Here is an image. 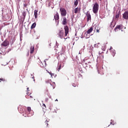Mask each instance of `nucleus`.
<instances>
[{
    "label": "nucleus",
    "mask_w": 128,
    "mask_h": 128,
    "mask_svg": "<svg viewBox=\"0 0 128 128\" xmlns=\"http://www.w3.org/2000/svg\"><path fill=\"white\" fill-rule=\"evenodd\" d=\"M98 10V4L97 2H96L94 5V6L92 8V11L94 14H97Z\"/></svg>",
    "instance_id": "f257e3e1"
},
{
    "label": "nucleus",
    "mask_w": 128,
    "mask_h": 128,
    "mask_svg": "<svg viewBox=\"0 0 128 128\" xmlns=\"http://www.w3.org/2000/svg\"><path fill=\"white\" fill-rule=\"evenodd\" d=\"M60 12H61V16H66V9L60 8Z\"/></svg>",
    "instance_id": "f03ea898"
},
{
    "label": "nucleus",
    "mask_w": 128,
    "mask_h": 128,
    "mask_svg": "<svg viewBox=\"0 0 128 128\" xmlns=\"http://www.w3.org/2000/svg\"><path fill=\"white\" fill-rule=\"evenodd\" d=\"M58 37L60 38H64V30H60L59 33L57 34Z\"/></svg>",
    "instance_id": "7ed1b4c3"
},
{
    "label": "nucleus",
    "mask_w": 128,
    "mask_h": 128,
    "mask_svg": "<svg viewBox=\"0 0 128 128\" xmlns=\"http://www.w3.org/2000/svg\"><path fill=\"white\" fill-rule=\"evenodd\" d=\"M54 18L57 22V24H58V20H60V15L58 14V12H56V14L54 16Z\"/></svg>",
    "instance_id": "20e7f679"
},
{
    "label": "nucleus",
    "mask_w": 128,
    "mask_h": 128,
    "mask_svg": "<svg viewBox=\"0 0 128 128\" xmlns=\"http://www.w3.org/2000/svg\"><path fill=\"white\" fill-rule=\"evenodd\" d=\"M84 62L85 61L83 60V62H82V64L84 68H86V70H87L88 68V66L90 68V64H88V63Z\"/></svg>",
    "instance_id": "39448f33"
},
{
    "label": "nucleus",
    "mask_w": 128,
    "mask_h": 128,
    "mask_svg": "<svg viewBox=\"0 0 128 128\" xmlns=\"http://www.w3.org/2000/svg\"><path fill=\"white\" fill-rule=\"evenodd\" d=\"M10 44V42L8 41V40H5L4 42L2 44L1 46H8Z\"/></svg>",
    "instance_id": "423d86ee"
},
{
    "label": "nucleus",
    "mask_w": 128,
    "mask_h": 128,
    "mask_svg": "<svg viewBox=\"0 0 128 128\" xmlns=\"http://www.w3.org/2000/svg\"><path fill=\"white\" fill-rule=\"evenodd\" d=\"M86 16H87V20L88 22L89 20H92V17L90 16V14L88 12H86Z\"/></svg>",
    "instance_id": "0eeeda50"
},
{
    "label": "nucleus",
    "mask_w": 128,
    "mask_h": 128,
    "mask_svg": "<svg viewBox=\"0 0 128 128\" xmlns=\"http://www.w3.org/2000/svg\"><path fill=\"white\" fill-rule=\"evenodd\" d=\"M64 30H65V36H66L68 34V26H65L64 27Z\"/></svg>",
    "instance_id": "6e6552de"
},
{
    "label": "nucleus",
    "mask_w": 128,
    "mask_h": 128,
    "mask_svg": "<svg viewBox=\"0 0 128 128\" xmlns=\"http://www.w3.org/2000/svg\"><path fill=\"white\" fill-rule=\"evenodd\" d=\"M110 51L112 56H116V50H112V47L110 48Z\"/></svg>",
    "instance_id": "1a4fd4ad"
},
{
    "label": "nucleus",
    "mask_w": 128,
    "mask_h": 128,
    "mask_svg": "<svg viewBox=\"0 0 128 128\" xmlns=\"http://www.w3.org/2000/svg\"><path fill=\"white\" fill-rule=\"evenodd\" d=\"M123 18L124 20H128V12H125L123 14Z\"/></svg>",
    "instance_id": "9d476101"
},
{
    "label": "nucleus",
    "mask_w": 128,
    "mask_h": 128,
    "mask_svg": "<svg viewBox=\"0 0 128 128\" xmlns=\"http://www.w3.org/2000/svg\"><path fill=\"white\" fill-rule=\"evenodd\" d=\"M30 4V2H24V10H25L28 8V6Z\"/></svg>",
    "instance_id": "9b49d317"
},
{
    "label": "nucleus",
    "mask_w": 128,
    "mask_h": 128,
    "mask_svg": "<svg viewBox=\"0 0 128 128\" xmlns=\"http://www.w3.org/2000/svg\"><path fill=\"white\" fill-rule=\"evenodd\" d=\"M67 22H66V17H64L63 18V20L62 22V24H63L64 26H66V24Z\"/></svg>",
    "instance_id": "f8f14e48"
},
{
    "label": "nucleus",
    "mask_w": 128,
    "mask_h": 128,
    "mask_svg": "<svg viewBox=\"0 0 128 128\" xmlns=\"http://www.w3.org/2000/svg\"><path fill=\"white\" fill-rule=\"evenodd\" d=\"M120 11L117 10L116 13V18H120Z\"/></svg>",
    "instance_id": "ddd939ff"
},
{
    "label": "nucleus",
    "mask_w": 128,
    "mask_h": 128,
    "mask_svg": "<svg viewBox=\"0 0 128 128\" xmlns=\"http://www.w3.org/2000/svg\"><path fill=\"white\" fill-rule=\"evenodd\" d=\"M26 13H27V12L26 11H24L22 12V14L23 16V18L24 20H26Z\"/></svg>",
    "instance_id": "4468645a"
},
{
    "label": "nucleus",
    "mask_w": 128,
    "mask_h": 128,
    "mask_svg": "<svg viewBox=\"0 0 128 128\" xmlns=\"http://www.w3.org/2000/svg\"><path fill=\"white\" fill-rule=\"evenodd\" d=\"M122 25H118L116 26V28H114V30L115 32H116L117 30H120V28H122Z\"/></svg>",
    "instance_id": "2eb2a0df"
},
{
    "label": "nucleus",
    "mask_w": 128,
    "mask_h": 128,
    "mask_svg": "<svg viewBox=\"0 0 128 128\" xmlns=\"http://www.w3.org/2000/svg\"><path fill=\"white\" fill-rule=\"evenodd\" d=\"M92 32V27H91L90 29H88L87 32H86V34H90V32Z\"/></svg>",
    "instance_id": "dca6fc26"
},
{
    "label": "nucleus",
    "mask_w": 128,
    "mask_h": 128,
    "mask_svg": "<svg viewBox=\"0 0 128 128\" xmlns=\"http://www.w3.org/2000/svg\"><path fill=\"white\" fill-rule=\"evenodd\" d=\"M30 50V54H33L34 52V46H31Z\"/></svg>",
    "instance_id": "f3484780"
},
{
    "label": "nucleus",
    "mask_w": 128,
    "mask_h": 128,
    "mask_svg": "<svg viewBox=\"0 0 128 128\" xmlns=\"http://www.w3.org/2000/svg\"><path fill=\"white\" fill-rule=\"evenodd\" d=\"M80 8H76L74 9V13L75 14H78V12H80Z\"/></svg>",
    "instance_id": "a211bd4d"
},
{
    "label": "nucleus",
    "mask_w": 128,
    "mask_h": 128,
    "mask_svg": "<svg viewBox=\"0 0 128 128\" xmlns=\"http://www.w3.org/2000/svg\"><path fill=\"white\" fill-rule=\"evenodd\" d=\"M34 16L35 18H38V10H35L34 11Z\"/></svg>",
    "instance_id": "6ab92c4d"
},
{
    "label": "nucleus",
    "mask_w": 128,
    "mask_h": 128,
    "mask_svg": "<svg viewBox=\"0 0 128 128\" xmlns=\"http://www.w3.org/2000/svg\"><path fill=\"white\" fill-rule=\"evenodd\" d=\"M36 23L34 22L32 24V26H31V28H36Z\"/></svg>",
    "instance_id": "aec40b11"
},
{
    "label": "nucleus",
    "mask_w": 128,
    "mask_h": 128,
    "mask_svg": "<svg viewBox=\"0 0 128 128\" xmlns=\"http://www.w3.org/2000/svg\"><path fill=\"white\" fill-rule=\"evenodd\" d=\"M78 4V0H76L74 2V5L76 6Z\"/></svg>",
    "instance_id": "412c9836"
},
{
    "label": "nucleus",
    "mask_w": 128,
    "mask_h": 128,
    "mask_svg": "<svg viewBox=\"0 0 128 128\" xmlns=\"http://www.w3.org/2000/svg\"><path fill=\"white\" fill-rule=\"evenodd\" d=\"M100 46V44L98 43L96 44H94V48H98Z\"/></svg>",
    "instance_id": "4be33fe9"
},
{
    "label": "nucleus",
    "mask_w": 128,
    "mask_h": 128,
    "mask_svg": "<svg viewBox=\"0 0 128 128\" xmlns=\"http://www.w3.org/2000/svg\"><path fill=\"white\" fill-rule=\"evenodd\" d=\"M30 88H27V94L28 96V94H32V93H30V92H30V90H29Z\"/></svg>",
    "instance_id": "5701e85b"
},
{
    "label": "nucleus",
    "mask_w": 128,
    "mask_h": 128,
    "mask_svg": "<svg viewBox=\"0 0 128 128\" xmlns=\"http://www.w3.org/2000/svg\"><path fill=\"white\" fill-rule=\"evenodd\" d=\"M28 112H30L32 111V108H30V107H28V108H27Z\"/></svg>",
    "instance_id": "b1692460"
},
{
    "label": "nucleus",
    "mask_w": 128,
    "mask_h": 128,
    "mask_svg": "<svg viewBox=\"0 0 128 128\" xmlns=\"http://www.w3.org/2000/svg\"><path fill=\"white\" fill-rule=\"evenodd\" d=\"M46 71L48 72V74H50L52 77V76L54 75V74H52V72H49L48 71V70Z\"/></svg>",
    "instance_id": "393cba45"
},
{
    "label": "nucleus",
    "mask_w": 128,
    "mask_h": 128,
    "mask_svg": "<svg viewBox=\"0 0 128 128\" xmlns=\"http://www.w3.org/2000/svg\"><path fill=\"white\" fill-rule=\"evenodd\" d=\"M60 68H62V66L60 65L58 68V72H60Z\"/></svg>",
    "instance_id": "a878e982"
},
{
    "label": "nucleus",
    "mask_w": 128,
    "mask_h": 128,
    "mask_svg": "<svg viewBox=\"0 0 128 128\" xmlns=\"http://www.w3.org/2000/svg\"><path fill=\"white\" fill-rule=\"evenodd\" d=\"M34 114H28V116H32Z\"/></svg>",
    "instance_id": "bb28decb"
},
{
    "label": "nucleus",
    "mask_w": 128,
    "mask_h": 128,
    "mask_svg": "<svg viewBox=\"0 0 128 128\" xmlns=\"http://www.w3.org/2000/svg\"><path fill=\"white\" fill-rule=\"evenodd\" d=\"M26 10L27 11V12H28V14H30V11H28V8H26Z\"/></svg>",
    "instance_id": "cd10ccee"
},
{
    "label": "nucleus",
    "mask_w": 128,
    "mask_h": 128,
    "mask_svg": "<svg viewBox=\"0 0 128 128\" xmlns=\"http://www.w3.org/2000/svg\"><path fill=\"white\" fill-rule=\"evenodd\" d=\"M45 102H48V98H46L45 100Z\"/></svg>",
    "instance_id": "c85d7f7f"
},
{
    "label": "nucleus",
    "mask_w": 128,
    "mask_h": 128,
    "mask_svg": "<svg viewBox=\"0 0 128 128\" xmlns=\"http://www.w3.org/2000/svg\"><path fill=\"white\" fill-rule=\"evenodd\" d=\"M32 78L34 79V82L36 81V80H34V76H33L32 77Z\"/></svg>",
    "instance_id": "c756f323"
},
{
    "label": "nucleus",
    "mask_w": 128,
    "mask_h": 128,
    "mask_svg": "<svg viewBox=\"0 0 128 128\" xmlns=\"http://www.w3.org/2000/svg\"><path fill=\"white\" fill-rule=\"evenodd\" d=\"M52 76H54V78H56V74L52 75Z\"/></svg>",
    "instance_id": "7c9ffc66"
},
{
    "label": "nucleus",
    "mask_w": 128,
    "mask_h": 128,
    "mask_svg": "<svg viewBox=\"0 0 128 128\" xmlns=\"http://www.w3.org/2000/svg\"><path fill=\"white\" fill-rule=\"evenodd\" d=\"M72 86H74V88H76V85L74 84H72Z\"/></svg>",
    "instance_id": "2f4dec72"
},
{
    "label": "nucleus",
    "mask_w": 128,
    "mask_h": 128,
    "mask_svg": "<svg viewBox=\"0 0 128 128\" xmlns=\"http://www.w3.org/2000/svg\"><path fill=\"white\" fill-rule=\"evenodd\" d=\"M42 106H44L45 108H46V104H42Z\"/></svg>",
    "instance_id": "473e14b6"
},
{
    "label": "nucleus",
    "mask_w": 128,
    "mask_h": 128,
    "mask_svg": "<svg viewBox=\"0 0 128 128\" xmlns=\"http://www.w3.org/2000/svg\"><path fill=\"white\" fill-rule=\"evenodd\" d=\"M96 30V32H100V30H99L97 29Z\"/></svg>",
    "instance_id": "72a5a7b5"
},
{
    "label": "nucleus",
    "mask_w": 128,
    "mask_h": 128,
    "mask_svg": "<svg viewBox=\"0 0 128 128\" xmlns=\"http://www.w3.org/2000/svg\"><path fill=\"white\" fill-rule=\"evenodd\" d=\"M44 64H45V66H46V60H44Z\"/></svg>",
    "instance_id": "f704fd0d"
},
{
    "label": "nucleus",
    "mask_w": 128,
    "mask_h": 128,
    "mask_svg": "<svg viewBox=\"0 0 128 128\" xmlns=\"http://www.w3.org/2000/svg\"><path fill=\"white\" fill-rule=\"evenodd\" d=\"M110 124H113V126L114 124H112V122H110Z\"/></svg>",
    "instance_id": "c9c22d12"
},
{
    "label": "nucleus",
    "mask_w": 128,
    "mask_h": 128,
    "mask_svg": "<svg viewBox=\"0 0 128 128\" xmlns=\"http://www.w3.org/2000/svg\"><path fill=\"white\" fill-rule=\"evenodd\" d=\"M86 38H90V36H87Z\"/></svg>",
    "instance_id": "e433bc0d"
},
{
    "label": "nucleus",
    "mask_w": 128,
    "mask_h": 128,
    "mask_svg": "<svg viewBox=\"0 0 128 128\" xmlns=\"http://www.w3.org/2000/svg\"><path fill=\"white\" fill-rule=\"evenodd\" d=\"M72 20H74V16H72Z\"/></svg>",
    "instance_id": "4c0bfd02"
},
{
    "label": "nucleus",
    "mask_w": 128,
    "mask_h": 128,
    "mask_svg": "<svg viewBox=\"0 0 128 128\" xmlns=\"http://www.w3.org/2000/svg\"><path fill=\"white\" fill-rule=\"evenodd\" d=\"M6 64H8V63L6 62V64H4V66H6Z\"/></svg>",
    "instance_id": "58836bf2"
},
{
    "label": "nucleus",
    "mask_w": 128,
    "mask_h": 128,
    "mask_svg": "<svg viewBox=\"0 0 128 128\" xmlns=\"http://www.w3.org/2000/svg\"><path fill=\"white\" fill-rule=\"evenodd\" d=\"M46 126H48V124L46 123Z\"/></svg>",
    "instance_id": "ea45409f"
},
{
    "label": "nucleus",
    "mask_w": 128,
    "mask_h": 128,
    "mask_svg": "<svg viewBox=\"0 0 128 128\" xmlns=\"http://www.w3.org/2000/svg\"><path fill=\"white\" fill-rule=\"evenodd\" d=\"M102 50H106V48H103Z\"/></svg>",
    "instance_id": "a19ab883"
},
{
    "label": "nucleus",
    "mask_w": 128,
    "mask_h": 128,
    "mask_svg": "<svg viewBox=\"0 0 128 128\" xmlns=\"http://www.w3.org/2000/svg\"><path fill=\"white\" fill-rule=\"evenodd\" d=\"M82 54V52H80V51L79 54Z\"/></svg>",
    "instance_id": "79ce46f5"
},
{
    "label": "nucleus",
    "mask_w": 128,
    "mask_h": 128,
    "mask_svg": "<svg viewBox=\"0 0 128 128\" xmlns=\"http://www.w3.org/2000/svg\"><path fill=\"white\" fill-rule=\"evenodd\" d=\"M79 76H82V74H79Z\"/></svg>",
    "instance_id": "37998d69"
},
{
    "label": "nucleus",
    "mask_w": 128,
    "mask_h": 128,
    "mask_svg": "<svg viewBox=\"0 0 128 128\" xmlns=\"http://www.w3.org/2000/svg\"><path fill=\"white\" fill-rule=\"evenodd\" d=\"M0 30H2V28L0 27Z\"/></svg>",
    "instance_id": "c03bdc74"
},
{
    "label": "nucleus",
    "mask_w": 128,
    "mask_h": 128,
    "mask_svg": "<svg viewBox=\"0 0 128 128\" xmlns=\"http://www.w3.org/2000/svg\"><path fill=\"white\" fill-rule=\"evenodd\" d=\"M26 98H28V96H26Z\"/></svg>",
    "instance_id": "a18cd8bd"
},
{
    "label": "nucleus",
    "mask_w": 128,
    "mask_h": 128,
    "mask_svg": "<svg viewBox=\"0 0 128 128\" xmlns=\"http://www.w3.org/2000/svg\"><path fill=\"white\" fill-rule=\"evenodd\" d=\"M0 80H3L2 78H0Z\"/></svg>",
    "instance_id": "49530a36"
},
{
    "label": "nucleus",
    "mask_w": 128,
    "mask_h": 128,
    "mask_svg": "<svg viewBox=\"0 0 128 128\" xmlns=\"http://www.w3.org/2000/svg\"><path fill=\"white\" fill-rule=\"evenodd\" d=\"M21 38H22V36H20V40H22Z\"/></svg>",
    "instance_id": "de8ad7c7"
},
{
    "label": "nucleus",
    "mask_w": 128,
    "mask_h": 128,
    "mask_svg": "<svg viewBox=\"0 0 128 128\" xmlns=\"http://www.w3.org/2000/svg\"><path fill=\"white\" fill-rule=\"evenodd\" d=\"M30 96V98H32V96Z\"/></svg>",
    "instance_id": "09e8293b"
},
{
    "label": "nucleus",
    "mask_w": 128,
    "mask_h": 128,
    "mask_svg": "<svg viewBox=\"0 0 128 128\" xmlns=\"http://www.w3.org/2000/svg\"><path fill=\"white\" fill-rule=\"evenodd\" d=\"M55 102H58V99H56V100H55Z\"/></svg>",
    "instance_id": "8fccbe9b"
},
{
    "label": "nucleus",
    "mask_w": 128,
    "mask_h": 128,
    "mask_svg": "<svg viewBox=\"0 0 128 128\" xmlns=\"http://www.w3.org/2000/svg\"><path fill=\"white\" fill-rule=\"evenodd\" d=\"M50 98H52V96H49Z\"/></svg>",
    "instance_id": "3c124183"
},
{
    "label": "nucleus",
    "mask_w": 128,
    "mask_h": 128,
    "mask_svg": "<svg viewBox=\"0 0 128 128\" xmlns=\"http://www.w3.org/2000/svg\"><path fill=\"white\" fill-rule=\"evenodd\" d=\"M46 122H48V121L47 120H46Z\"/></svg>",
    "instance_id": "603ef678"
},
{
    "label": "nucleus",
    "mask_w": 128,
    "mask_h": 128,
    "mask_svg": "<svg viewBox=\"0 0 128 128\" xmlns=\"http://www.w3.org/2000/svg\"><path fill=\"white\" fill-rule=\"evenodd\" d=\"M46 60H48V59H46L45 61Z\"/></svg>",
    "instance_id": "864d4df0"
},
{
    "label": "nucleus",
    "mask_w": 128,
    "mask_h": 128,
    "mask_svg": "<svg viewBox=\"0 0 128 128\" xmlns=\"http://www.w3.org/2000/svg\"><path fill=\"white\" fill-rule=\"evenodd\" d=\"M34 76V74H31V76Z\"/></svg>",
    "instance_id": "5fc2aeb1"
},
{
    "label": "nucleus",
    "mask_w": 128,
    "mask_h": 128,
    "mask_svg": "<svg viewBox=\"0 0 128 128\" xmlns=\"http://www.w3.org/2000/svg\"><path fill=\"white\" fill-rule=\"evenodd\" d=\"M48 42H49V44H50V40H49V41H48Z\"/></svg>",
    "instance_id": "6e6d98bb"
},
{
    "label": "nucleus",
    "mask_w": 128,
    "mask_h": 128,
    "mask_svg": "<svg viewBox=\"0 0 128 128\" xmlns=\"http://www.w3.org/2000/svg\"><path fill=\"white\" fill-rule=\"evenodd\" d=\"M49 46H50V44Z\"/></svg>",
    "instance_id": "4d7b16f0"
},
{
    "label": "nucleus",
    "mask_w": 128,
    "mask_h": 128,
    "mask_svg": "<svg viewBox=\"0 0 128 128\" xmlns=\"http://www.w3.org/2000/svg\"><path fill=\"white\" fill-rule=\"evenodd\" d=\"M111 122H113V121H112V120H111Z\"/></svg>",
    "instance_id": "13d9d810"
},
{
    "label": "nucleus",
    "mask_w": 128,
    "mask_h": 128,
    "mask_svg": "<svg viewBox=\"0 0 128 128\" xmlns=\"http://www.w3.org/2000/svg\"><path fill=\"white\" fill-rule=\"evenodd\" d=\"M28 56V54H27Z\"/></svg>",
    "instance_id": "bf43d9fd"
},
{
    "label": "nucleus",
    "mask_w": 128,
    "mask_h": 128,
    "mask_svg": "<svg viewBox=\"0 0 128 128\" xmlns=\"http://www.w3.org/2000/svg\"><path fill=\"white\" fill-rule=\"evenodd\" d=\"M100 18H102V17H101Z\"/></svg>",
    "instance_id": "052dcab7"
},
{
    "label": "nucleus",
    "mask_w": 128,
    "mask_h": 128,
    "mask_svg": "<svg viewBox=\"0 0 128 128\" xmlns=\"http://www.w3.org/2000/svg\"><path fill=\"white\" fill-rule=\"evenodd\" d=\"M102 18V16H100V18Z\"/></svg>",
    "instance_id": "680f3d73"
},
{
    "label": "nucleus",
    "mask_w": 128,
    "mask_h": 128,
    "mask_svg": "<svg viewBox=\"0 0 128 128\" xmlns=\"http://www.w3.org/2000/svg\"><path fill=\"white\" fill-rule=\"evenodd\" d=\"M24 116L26 117V116Z\"/></svg>",
    "instance_id": "e2e57ef3"
},
{
    "label": "nucleus",
    "mask_w": 128,
    "mask_h": 128,
    "mask_svg": "<svg viewBox=\"0 0 128 128\" xmlns=\"http://www.w3.org/2000/svg\"><path fill=\"white\" fill-rule=\"evenodd\" d=\"M102 56V58H104V56Z\"/></svg>",
    "instance_id": "0e129e2a"
},
{
    "label": "nucleus",
    "mask_w": 128,
    "mask_h": 128,
    "mask_svg": "<svg viewBox=\"0 0 128 128\" xmlns=\"http://www.w3.org/2000/svg\"><path fill=\"white\" fill-rule=\"evenodd\" d=\"M108 126H110V125H108Z\"/></svg>",
    "instance_id": "69168bd1"
},
{
    "label": "nucleus",
    "mask_w": 128,
    "mask_h": 128,
    "mask_svg": "<svg viewBox=\"0 0 128 128\" xmlns=\"http://www.w3.org/2000/svg\"><path fill=\"white\" fill-rule=\"evenodd\" d=\"M108 126H110V125H108Z\"/></svg>",
    "instance_id": "338daca9"
},
{
    "label": "nucleus",
    "mask_w": 128,
    "mask_h": 128,
    "mask_svg": "<svg viewBox=\"0 0 128 128\" xmlns=\"http://www.w3.org/2000/svg\"><path fill=\"white\" fill-rule=\"evenodd\" d=\"M50 84V86H52V84Z\"/></svg>",
    "instance_id": "774afa93"
}]
</instances>
